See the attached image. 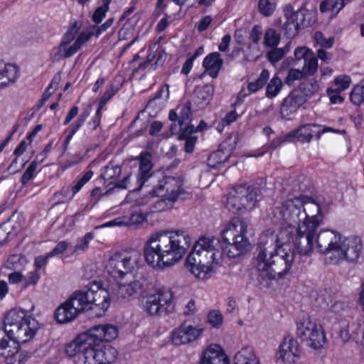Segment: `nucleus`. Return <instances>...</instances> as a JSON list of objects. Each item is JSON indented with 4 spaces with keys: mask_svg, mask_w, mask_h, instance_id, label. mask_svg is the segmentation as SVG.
<instances>
[{
    "mask_svg": "<svg viewBox=\"0 0 364 364\" xmlns=\"http://www.w3.org/2000/svg\"><path fill=\"white\" fill-rule=\"evenodd\" d=\"M76 31L74 28H70L63 36L62 41L58 46V51L54 54L55 60H58L62 57V50L64 49L74 38Z\"/></svg>",
    "mask_w": 364,
    "mask_h": 364,
    "instance_id": "43",
    "label": "nucleus"
},
{
    "mask_svg": "<svg viewBox=\"0 0 364 364\" xmlns=\"http://www.w3.org/2000/svg\"><path fill=\"white\" fill-rule=\"evenodd\" d=\"M277 236L264 235L259 237L253 265L258 275L267 279H281L292 267L295 251L279 245Z\"/></svg>",
    "mask_w": 364,
    "mask_h": 364,
    "instance_id": "3",
    "label": "nucleus"
},
{
    "mask_svg": "<svg viewBox=\"0 0 364 364\" xmlns=\"http://www.w3.org/2000/svg\"><path fill=\"white\" fill-rule=\"evenodd\" d=\"M111 2L112 0H103L102 4L95 9L92 16V19L95 23H100L102 21L106 13L109 11Z\"/></svg>",
    "mask_w": 364,
    "mask_h": 364,
    "instance_id": "48",
    "label": "nucleus"
},
{
    "mask_svg": "<svg viewBox=\"0 0 364 364\" xmlns=\"http://www.w3.org/2000/svg\"><path fill=\"white\" fill-rule=\"evenodd\" d=\"M306 13V10L303 9L294 10L291 4H287L283 7V14L286 20L283 29L288 38H293L298 33L300 26L304 23Z\"/></svg>",
    "mask_w": 364,
    "mask_h": 364,
    "instance_id": "17",
    "label": "nucleus"
},
{
    "mask_svg": "<svg viewBox=\"0 0 364 364\" xmlns=\"http://www.w3.org/2000/svg\"><path fill=\"white\" fill-rule=\"evenodd\" d=\"M344 8L342 2L339 0H324L320 4V11L321 12H326L331 11L338 14Z\"/></svg>",
    "mask_w": 364,
    "mask_h": 364,
    "instance_id": "44",
    "label": "nucleus"
},
{
    "mask_svg": "<svg viewBox=\"0 0 364 364\" xmlns=\"http://www.w3.org/2000/svg\"><path fill=\"white\" fill-rule=\"evenodd\" d=\"M89 114H90V113L88 111L82 112L80 114V115L78 117V118L77 119L76 122L71 125L69 133L66 136L65 141H64L65 149L67 148V146L68 145V144H69L70 141L71 140V139L73 138V135L78 131V129L85 123V122L89 117Z\"/></svg>",
    "mask_w": 364,
    "mask_h": 364,
    "instance_id": "39",
    "label": "nucleus"
},
{
    "mask_svg": "<svg viewBox=\"0 0 364 364\" xmlns=\"http://www.w3.org/2000/svg\"><path fill=\"white\" fill-rule=\"evenodd\" d=\"M78 315V312L68 299L58 306L55 312V319L59 323L70 322Z\"/></svg>",
    "mask_w": 364,
    "mask_h": 364,
    "instance_id": "28",
    "label": "nucleus"
},
{
    "mask_svg": "<svg viewBox=\"0 0 364 364\" xmlns=\"http://www.w3.org/2000/svg\"><path fill=\"white\" fill-rule=\"evenodd\" d=\"M296 335L307 346L319 349L326 341L323 327L309 318H304L296 323Z\"/></svg>",
    "mask_w": 364,
    "mask_h": 364,
    "instance_id": "11",
    "label": "nucleus"
},
{
    "mask_svg": "<svg viewBox=\"0 0 364 364\" xmlns=\"http://www.w3.org/2000/svg\"><path fill=\"white\" fill-rule=\"evenodd\" d=\"M183 180L180 177L164 176L160 173L154 183L151 184L153 188L149 195L167 197L176 202L183 193Z\"/></svg>",
    "mask_w": 364,
    "mask_h": 364,
    "instance_id": "13",
    "label": "nucleus"
},
{
    "mask_svg": "<svg viewBox=\"0 0 364 364\" xmlns=\"http://www.w3.org/2000/svg\"><path fill=\"white\" fill-rule=\"evenodd\" d=\"M235 364H259L258 358L252 348H242L235 355Z\"/></svg>",
    "mask_w": 364,
    "mask_h": 364,
    "instance_id": "33",
    "label": "nucleus"
},
{
    "mask_svg": "<svg viewBox=\"0 0 364 364\" xmlns=\"http://www.w3.org/2000/svg\"><path fill=\"white\" fill-rule=\"evenodd\" d=\"M272 49L267 52V57L269 62L276 63L281 60L286 54L283 48L271 47Z\"/></svg>",
    "mask_w": 364,
    "mask_h": 364,
    "instance_id": "52",
    "label": "nucleus"
},
{
    "mask_svg": "<svg viewBox=\"0 0 364 364\" xmlns=\"http://www.w3.org/2000/svg\"><path fill=\"white\" fill-rule=\"evenodd\" d=\"M178 139L185 141L184 149L186 153L191 154L193 151L197 141V137L193 136L195 132V127L192 124L181 127Z\"/></svg>",
    "mask_w": 364,
    "mask_h": 364,
    "instance_id": "31",
    "label": "nucleus"
},
{
    "mask_svg": "<svg viewBox=\"0 0 364 364\" xmlns=\"http://www.w3.org/2000/svg\"><path fill=\"white\" fill-rule=\"evenodd\" d=\"M354 326L357 327V325L355 323H353L351 326L348 324L340 331V338L343 342H348L350 339L356 338L357 333L350 331V328H353Z\"/></svg>",
    "mask_w": 364,
    "mask_h": 364,
    "instance_id": "58",
    "label": "nucleus"
},
{
    "mask_svg": "<svg viewBox=\"0 0 364 364\" xmlns=\"http://www.w3.org/2000/svg\"><path fill=\"white\" fill-rule=\"evenodd\" d=\"M41 277L40 272L38 269H33L29 272L26 277H23V283L22 289H26L30 286H35Z\"/></svg>",
    "mask_w": 364,
    "mask_h": 364,
    "instance_id": "53",
    "label": "nucleus"
},
{
    "mask_svg": "<svg viewBox=\"0 0 364 364\" xmlns=\"http://www.w3.org/2000/svg\"><path fill=\"white\" fill-rule=\"evenodd\" d=\"M13 345L11 348L2 353L4 364H23L27 362L31 357L30 353L21 349L17 343H13Z\"/></svg>",
    "mask_w": 364,
    "mask_h": 364,
    "instance_id": "24",
    "label": "nucleus"
},
{
    "mask_svg": "<svg viewBox=\"0 0 364 364\" xmlns=\"http://www.w3.org/2000/svg\"><path fill=\"white\" fill-rule=\"evenodd\" d=\"M117 89L114 85H110L100 100L98 107L102 109L106 103L117 93Z\"/></svg>",
    "mask_w": 364,
    "mask_h": 364,
    "instance_id": "59",
    "label": "nucleus"
},
{
    "mask_svg": "<svg viewBox=\"0 0 364 364\" xmlns=\"http://www.w3.org/2000/svg\"><path fill=\"white\" fill-rule=\"evenodd\" d=\"M350 100L355 105L364 104V85H356L350 95Z\"/></svg>",
    "mask_w": 364,
    "mask_h": 364,
    "instance_id": "51",
    "label": "nucleus"
},
{
    "mask_svg": "<svg viewBox=\"0 0 364 364\" xmlns=\"http://www.w3.org/2000/svg\"><path fill=\"white\" fill-rule=\"evenodd\" d=\"M139 253L136 251L120 252L113 254L107 261L106 269L109 275L115 279L129 276L140 261Z\"/></svg>",
    "mask_w": 364,
    "mask_h": 364,
    "instance_id": "10",
    "label": "nucleus"
},
{
    "mask_svg": "<svg viewBox=\"0 0 364 364\" xmlns=\"http://www.w3.org/2000/svg\"><path fill=\"white\" fill-rule=\"evenodd\" d=\"M172 299V291L168 289L161 288L146 297L144 309L151 316L166 315L173 309Z\"/></svg>",
    "mask_w": 364,
    "mask_h": 364,
    "instance_id": "14",
    "label": "nucleus"
},
{
    "mask_svg": "<svg viewBox=\"0 0 364 364\" xmlns=\"http://www.w3.org/2000/svg\"><path fill=\"white\" fill-rule=\"evenodd\" d=\"M289 95L297 104L299 107L304 105L308 100V98L299 89L294 90Z\"/></svg>",
    "mask_w": 364,
    "mask_h": 364,
    "instance_id": "64",
    "label": "nucleus"
},
{
    "mask_svg": "<svg viewBox=\"0 0 364 364\" xmlns=\"http://www.w3.org/2000/svg\"><path fill=\"white\" fill-rule=\"evenodd\" d=\"M136 159L139 161V171L135 175L136 183H139V186H144L146 183H148L147 186H150L151 183H154V181L157 179L160 173L152 171L154 165L151 154L149 151L142 152Z\"/></svg>",
    "mask_w": 364,
    "mask_h": 364,
    "instance_id": "18",
    "label": "nucleus"
},
{
    "mask_svg": "<svg viewBox=\"0 0 364 364\" xmlns=\"http://www.w3.org/2000/svg\"><path fill=\"white\" fill-rule=\"evenodd\" d=\"M143 186H139L136 183L135 176H132L131 174L126 176L122 180H118L114 182V186L119 189H131L132 191H139Z\"/></svg>",
    "mask_w": 364,
    "mask_h": 364,
    "instance_id": "38",
    "label": "nucleus"
},
{
    "mask_svg": "<svg viewBox=\"0 0 364 364\" xmlns=\"http://www.w3.org/2000/svg\"><path fill=\"white\" fill-rule=\"evenodd\" d=\"M314 39L318 45L325 48H331L334 43L333 38H326L321 31L314 33Z\"/></svg>",
    "mask_w": 364,
    "mask_h": 364,
    "instance_id": "56",
    "label": "nucleus"
},
{
    "mask_svg": "<svg viewBox=\"0 0 364 364\" xmlns=\"http://www.w3.org/2000/svg\"><path fill=\"white\" fill-rule=\"evenodd\" d=\"M122 173V167L114 161H109L104 168L101 173L102 178L106 181H109V185L113 184L118 181V177Z\"/></svg>",
    "mask_w": 364,
    "mask_h": 364,
    "instance_id": "32",
    "label": "nucleus"
},
{
    "mask_svg": "<svg viewBox=\"0 0 364 364\" xmlns=\"http://www.w3.org/2000/svg\"><path fill=\"white\" fill-rule=\"evenodd\" d=\"M179 110V124L181 128L183 125L188 126V124L191 122L192 118L191 112V103L188 101L178 107Z\"/></svg>",
    "mask_w": 364,
    "mask_h": 364,
    "instance_id": "40",
    "label": "nucleus"
},
{
    "mask_svg": "<svg viewBox=\"0 0 364 364\" xmlns=\"http://www.w3.org/2000/svg\"><path fill=\"white\" fill-rule=\"evenodd\" d=\"M220 250V241L218 237H200L186 259V268L199 279L210 278L218 264L221 256Z\"/></svg>",
    "mask_w": 364,
    "mask_h": 364,
    "instance_id": "5",
    "label": "nucleus"
},
{
    "mask_svg": "<svg viewBox=\"0 0 364 364\" xmlns=\"http://www.w3.org/2000/svg\"><path fill=\"white\" fill-rule=\"evenodd\" d=\"M296 335L307 346L319 349L326 341L323 327L309 318H304L296 323Z\"/></svg>",
    "mask_w": 364,
    "mask_h": 364,
    "instance_id": "12",
    "label": "nucleus"
},
{
    "mask_svg": "<svg viewBox=\"0 0 364 364\" xmlns=\"http://www.w3.org/2000/svg\"><path fill=\"white\" fill-rule=\"evenodd\" d=\"M141 285L139 281L132 278L128 283L118 282L112 287V295L113 301L127 299L136 294Z\"/></svg>",
    "mask_w": 364,
    "mask_h": 364,
    "instance_id": "22",
    "label": "nucleus"
},
{
    "mask_svg": "<svg viewBox=\"0 0 364 364\" xmlns=\"http://www.w3.org/2000/svg\"><path fill=\"white\" fill-rule=\"evenodd\" d=\"M263 35L262 28L260 25H255L249 33V41L253 44H258Z\"/></svg>",
    "mask_w": 364,
    "mask_h": 364,
    "instance_id": "55",
    "label": "nucleus"
},
{
    "mask_svg": "<svg viewBox=\"0 0 364 364\" xmlns=\"http://www.w3.org/2000/svg\"><path fill=\"white\" fill-rule=\"evenodd\" d=\"M208 319L209 323L214 328H219L223 323V315L216 310L209 312Z\"/></svg>",
    "mask_w": 364,
    "mask_h": 364,
    "instance_id": "57",
    "label": "nucleus"
},
{
    "mask_svg": "<svg viewBox=\"0 0 364 364\" xmlns=\"http://www.w3.org/2000/svg\"><path fill=\"white\" fill-rule=\"evenodd\" d=\"M213 94V85H205L203 86H198L194 90L193 100L200 108H203L210 103Z\"/></svg>",
    "mask_w": 364,
    "mask_h": 364,
    "instance_id": "29",
    "label": "nucleus"
},
{
    "mask_svg": "<svg viewBox=\"0 0 364 364\" xmlns=\"http://www.w3.org/2000/svg\"><path fill=\"white\" fill-rule=\"evenodd\" d=\"M118 328L116 326L106 323L95 326L76 338L78 341H87L99 344L102 341L108 342L115 339L118 336Z\"/></svg>",
    "mask_w": 364,
    "mask_h": 364,
    "instance_id": "16",
    "label": "nucleus"
},
{
    "mask_svg": "<svg viewBox=\"0 0 364 364\" xmlns=\"http://www.w3.org/2000/svg\"><path fill=\"white\" fill-rule=\"evenodd\" d=\"M191 243L186 231H159L151 234L144 244L145 260L154 268L171 267L182 259Z\"/></svg>",
    "mask_w": 364,
    "mask_h": 364,
    "instance_id": "2",
    "label": "nucleus"
},
{
    "mask_svg": "<svg viewBox=\"0 0 364 364\" xmlns=\"http://www.w3.org/2000/svg\"><path fill=\"white\" fill-rule=\"evenodd\" d=\"M299 107L297 105V104L291 99L289 95H288L286 98L284 99L280 112L284 117H287L291 114L295 112L299 109Z\"/></svg>",
    "mask_w": 364,
    "mask_h": 364,
    "instance_id": "45",
    "label": "nucleus"
},
{
    "mask_svg": "<svg viewBox=\"0 0 364 364\" xmlns=\"http://www.w3.org/2000/svg\"><path fill=\"white\" fill-rule=\"evenodd\" d=\"M94 238L93 232H87L81 238H79L77 243L74 246L73 254H76L79 252H84L87 251L90 241Z\"/></svg>",
    "mask_w": 364,
    "mask_h": 364,
    "instance_id": "46",
    "label": "nucleus"
},
{
    "mask_svg": "<svg viewBox=\"0 0 364 364\" xmlns=\"http://www.w3.org/2000/svg\"><path fill=\"white\" fill-rule=\"evenodd\" d=\"M247 223L240 218H233L221 232L223 240L226 243L225 252L230 258H236L249 250L250 243L246 236Z\"/></svg>",
    "mask_w": 364,
    "mask_h": 364,
    "instance_id": "8",
    "label": "nucleus"
},
{
    "mask_svg": "<svg viewBox=\"0 0 364 364\" xmlns=\"http://www.w3.org/2000/svg\"><path fill=\"white\" fill-rule=\"evenodd\" d=\"M257 6L262 16L270 17L277 9V3L273 0H259Z\"/></svg>",
    "mask_w": 364,
    "mask_h": 364,
    "instance_id": "41",
    "label": "nucleus"
},
{
    "mask_svg": "<svg viewBox=\"0 0 364 364\" xmlns=\"http://www.w3.org/2000/svg\"><path fill=\"white\" fill-rule=\"evenodd\" d=\"M305 77L306 76L303 70L292 68L289 70V73L284 79V82L288 85H291L294 81L301 80Z\"/></svg>",
    "mask_w": 364,
    "mask_h": 364,
    "instance_id": "54",
    "label": "nucleus"
},
{
    "mask_svg": "<svg viewBox=\"0 0 364 364\" xmlns=\"http://www.w3.org/2000/svg\"><path fill=\"white\" fill-rule=\"evenodd\" d=\"M98 343L75 338L65 347V353L73 358L75 364H111L117 355L110 346L97 348Z\"/></svg>",
    "mask_w": 364,
    "mask_h": 364,
    "instance_id": "6",
    "label": "nucleus"
},
{
    "mask_svg": "<svg viewBox=\"0 0 364 364\" xmlns=\"http://www.w3.org/2000/svg\"><path fill=\"white\" fill-rule=\"evenodd\" d=\"M93 171L92 170L87 171L71 188V195L69 196V198H73L74 196L78 193L81 188L92 178L93 176Z\"/></svg>",
    "mask_w": 364,
    "mask_h": 364,
    "instance_id": "50",
    "label": "nucleus"
},
{
    "mask_svg": "<svg viewBox=\"0 0 364 364\" xmlns=\"http://www.w3.org/2000/svg\"><path fill=\"white\" fill-rule=\"evenodd\" d=\"M294 57L296 60H306L314 52L307 47H298L294 50Z\"/></svg>",
    "mask_w": 364,
    "mask_h": 364,
    "instance_id": "60",
    "label": "nucleus"
},
{
    "mask_svg": "<svg viewBox=\"0 0 364 364\" xmlns=\"http://www.w3.org/2000/svg\"><path fill=\"white\" fill-rule=\"evenodd\" d=\"M269 78V70L263 69L259 77L255 81L247 82V90L249 93H255L260 90L267 83Z\"/></svg>",
    "mask_w": 364,
    "mask_h": 364,
    "instance_id": "35",
    "label": "nucleus"
},
{
    "mask_svg": "<svg viewBox=\"0 0 364 364\" xmlns=\"http://www.w3.org/2000/svg\"><path fill=\"white\" fill-rule=\"evenodd\" d=\"M19 76V68L16 64L0 61V88L14 83Z\"/></svg>",
    "mask_w": 364,
    "mask_h": 364,
    "instance_id": "25",
    "label": "nucleus"
},
{
    "mask_svg": "<svg viewBox=\"0 0 364 364\" xmlns=\"http://www.w3.org/2000/svg\"><path fill=\"white\" fill-rule=\"evenodd\" d=\"M260 195L258 188L245 185L234 188L228 195L225 208L233 213L252 210Z\"/></svg>",
    "mask_w": 364,
    "mask_h": 364,
    "instance_id": "9",
    "label": "nucleus"
},
{
    "mask_svg": "<svg viewBox=\"0 0 364 364\" xmlns=\"http://www.w3.org/2000/svg\"><path fill=\"white\" fill-rule=\"evenodd\" d=\"M283 87V82L279 77L274 75L268 82L265 96L269 99H273L277 97Z\"/></svg>",
    "mask_w": 364,
    "mask_h": 364,
    "instance_id": "36",
    "label": "nucleus"
},
{
    "mask_svg": "<svg viewBox=\"0 0 364 364\" xmlns=\"http://www.w3.org/2000/svg\"><path fill=\"white\" fill-rule=\"evenodd\" d=\"M4 326L13 343H26L31 341L39 328L38 322L22 309H13L4 318Z\"/></svg>",
    "mask_w": 364,
    "mask_h": 364,
    "instance_id": "7",
    "label": "nucleus"
},
{
    "mask_svg": "<svg viewBox=\"0 0 364 364\" xmlns=\"http://www.w3.org/2000/svg\"><path fill=\"white\" fill-rule=\"evenodd\" d=\"M75 310L80 314L82 311L90 310V301L87 287L82 289L75 291L68 299Z\"/></svg>",
    "mask_w": 364,
    "mask_h": 364,
    "instance_id": "26",
    "label": "nucleus"
},
{
    "mask_svg": "<svg viewBox=\"0 0 364 364\" xmlns=\"http://www.w3.org/2000/svg\"><path fill=\"white\" fill-rule=\"evenodd\" d=\"M318 67V59L314 53L306 60H305L302 70L304 73L305 76H313L316 73Z\"/></svg>",
    "mask_w": 364,
    "mask_h": 364,
    "instance_id": "47",
    "label": "nucleus"
},
{
    "mask_svg": "<svg viewBox=\"0 0 364 364\" xmlns=\"http://www.w3.org/2000/svg\"><path fill=\"white\" fill-rule=\"evenodd\" d=\"M292 186L287 199L274 207L272 220L283 229L281 234L290 235L287 242H293L301 255H309L323 215L318 203L299 193L304 188L299 181L294 180Z\"/></svg>",
    "mask_w": 364,
    "mask_h": 364,
    "instance_id": "1",
    "label": "nucleus"
},
{
    "mask_svg": "<svg viewBox=\"0 0 364 364\" xmlns=\"http://www.w3.org/2000/svg\"><path fill=\"white\" fill-rule=\"evenodd\" d=\"M281 41V35L274 28H268L265 30L263 38L264 47H277Z\"/></svg>",
    "mask_w": 364,
    "mask_h": 364,
    "instance_id": "37",
    "label": "nucleus"
},
{
    "mask_svg": "<svg viewBox=\"0 0 364 364\" xmlns=\"http://www.w3.org/2000/svg\"><path fill=\"white\" fill-rule=\"evenodd\" d=\"M223 154L220 149L212 153L208 159V165L213 168H217L218 165L227 161L230 156L227 154L223 157Z\"/></svg>",
    "mask_w": 364,
    "mask_h": 364,
    "instance_id": "49",
    "label": "nucleus"
},
{
    "mask_svg": "<svg viewBox=\"0 0 364 364\" xmlns=\"http://www.w3.org/2000/svg\"><path fill=\"white\" fill-rule=\"evenodd\" d=\"M299 343L296 339L290 336L284 338L279 346V356L285 362L293 363L299 355Z\"/></svg>",
    "mask_w": 364,
    "mask_h": 364,
    "instance_id": "23",
    "label": "nucleus"
},
{
    "mask_svg": "<svg viewBox=\"0 0 364 364\" xmlns=\"http://www.w3.org/2000/svg\"><path fill=\"white\" fill-rule=\"evenodd\" d=\"M37 168V163L36 161H32L28 167L26 168L21 177V183L23 185H26L33 178V174Z\"/></svg>",
    "mask_w": 364,
    "mask_h": 364,
    "instance_id": "61",
    "label": "nucleus"
},
{
    "mask_svg": "<svg viewBox=\"0 0 364 364\" xmlns=\"http://www.w3.org/2000/svg\"><path fill=\"white\" fill-rule=\"evenodd\" d=\"M203 331L200 326H193L185 321L173 331L171 341L176 346L185 345L198 339Z\"/></svg>",
    "mask_w": 364,
    "mask_h": 364,
    "instance_id": "19",
    "label": "nucleus"
},
{
    "mask_svg": "<svg viewBox=\"0 0 364 364\" xmlns=\"http://www.w3.org/2000/svg\"><path fill=\"white\" fill-rule=\"evenodd\" d=\"M299 89L308 99H309L318 92L319 90V84L316 80L311 79L303 82Z\"/></svg>",
    "mask_w": 364,
    "mask_h": 364,
    "instance_id": "42",
    "label": "nucleus"
},
{
    "mask_svg": "<svg viewBox=\"0 0 364 364\" xmlns=\"http://www.w3.org/2000/svg\"><path fill=\"white\" fill-rule=\"evenodd\" d=\"M341 92L337 89H327L326 92L332 105L341 104L344 101V98L341 95Z\"/></svg>",
    "mask_w": 364,
    "mask_h": 364,
    "instance_id": "62",
    "label": "nucleus"
},
{
    "mask_svg": "<svg viewBox=\"0 0 364 364\" xmlns=\"http://www.w3.org/2000/svg\"><path fill=\"white\" fill-rule=\"evenodd\" d=\"M199 364H230V360L219 345L211 344L202 352Z\"/></svg>",
    "mask_w": 364,
    "mask_h": 364,
    "instance_id": "21",
    "label": "nucleus"
},
{
    "mask_svg": "<svg viewBox=\"0 0 364 364\" xmlns=\"http://www.w3.org/2000/svg\"><path fill=\"white\" fill-rule=\"evenodd\" d=\"M89 299L90 301V310L95 311L96 316H102L109 307L110 301L112 300V292L100 287L98 284H93L87 287Z\"/></svg>",
    "mask_w": 364,
    "mask_h": 364,
    "instance_id": "15",
    "label": "nucleus"
},
{
    "mask_svg": "<svg viewBox=\"0 0 364 364\" xmlns=\"http://www.w3.org/2000/svg\"><path fill=\"white\" fill-rule=\"evenodd\" d=\"M316 243L319 252L326 256V262L330 264H337L343 260L356 261L363 250L359 237H343L339 232L330 230L320 231Z\"/></svg>",
    "mask_w": 364,
    "mask_h": 364,
    "instance_id": "4",
    "label": "nucleus"
},
{
    "mask_svg": "<svg viewBox=\"0 0 364 364\" xmlns=\"http://www.w3.org/2000/svg\"><path fill=\"white\" fill-rule=\"evenodd\" d=\"M223 60L218 52H213L208 55L203 60V65L205 72L213 78H216L222 68Z\"/></svg>",
    "mask_w": 364,
    "mask_h": 364,
    "instance_id": "27",
    "label": "nucleus"
},
{
    "mask_svg": "<svg viewBox=\"0 0 364 364\" xmlns=\"http://www.w3.org/2000/svg\"><path fill=\"white\" fill-rule=\"evenodd\" d=\"M350 82V78L347 75L338 76L334 80V83L338 87L337 90L340 91H343L348 88Z\"/></svg>",
    "mask_w": 364,
    "mask_h": 364,
    "instance_id": "63",
    "label": "nucleus"
},
{
    "mask_svg": "<svg viewBox=\"0 0 364 364\" xmlns=\"http://www.w3.org/2000/svg\"><path fill=\"white\" fill-rule=\"evenodd\" d=\"M320 128L316 124H306L299 127L296 130L293 131L289 133L290 136H295L298 139V141L304 143V142H309L312 138L314 134L316 136L317 139L321 137V135L331 132L333 133H342L345 134V130H339L336 129L331 127H325L322 129H318V131H315L314 129Z\"/></svg>",
    "mask_w": 364,
    "mask_h": 364,
    "instance_id": "20",
    "label": "nucleus"
},
{
    "mask_svg": "<svg viewBox=\"0 0 364 364\" xmlns=\"http://www.w3.org/2000/svg\"><path fill=\"white\" fill-rule=\"evenodd\" d=\"M152 199L149 206V212H162L173 207L175 201L167 197H158L151 195Z\"/></svg>",
    "mask_w": 364,
    "mask_h": 364,
    "instance_id": "34",
    "label": "nucleus"
},
{
    "mask_svg": "<svg viewBox=\"0 0 364 364\" xmlns=\"http://www.w3.org/2000/svg\"><path fill=\"white\" fill-rule=\"evenodd\" d=\"M149 215L148 212L144 213L142 212L141 210L133 211L132 214L129 216V218L126 222H122L119 218L115 219L114 220L109 221L105 224L104 226L106 227H111L114 225H140L144 222H145L147 220V217Z\"/></svg>",
    "mask_w": 364,
    "mask_h": 364,
    "instance_id": "30",
    "label": "nucleus"
}]
</instances>
